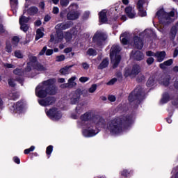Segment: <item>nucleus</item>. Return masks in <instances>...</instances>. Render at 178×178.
Wrapping results in <instances>:
<instances>
[{
  "label": "nucleus",
  "instance_id": "1",
  "mask_svg": "<svg viewBox=\"0 0 178 178\" xmlns=\"http://www.w3.org/2000/svg\"><path fill=\"white\" fill-rule=\"evenodd\" d=\"M56 79H50L40 83L35 88V95L39 98H45L47 95H56L58 87L54 85Z\"/></svg>",
  "mask_w": 178,
  "mask_h": 178
},
{
  "label": "nucleus",
  "instance_id": "2",
  "mask_svg": "<svg viewBox=\"0 0 178 178\" xmlns=\"http://www.w3.org/2000/svg\"><path fill=\"white\" fill-rule=\"evenodd\" d=\"M131 122L130 117H118L111 120L107 124V129L113 135L116 136L123 133L124 124Z\"/></svg>",
  "mask_w": 178,
  "mask_h": 178
},
{
  "label": "nucleus",
  "instance_id": "3",
  "mask_svg": "<svg viewBox=\"0 0 178 178\" xmlns=\"http://www.w3.org/2000/svg\"><path fill=\"white\" fill-rule=\"evenodd\" d=\"M105 125V120L99 116L94 117L92 120L87 124V129H84L83 134L84 137H94L98 134L97 127H104Z\"/></svg>",
  "mask_w": 178,
  "mask_h": 178
},
{
  "label": "nucleus",
  "instance_id": "4",
  "mask_svg": "<svg viewBox=\"0 0 178 178\" xmlns=\"http://www.w3.org/2000/svg\"><path fill=\"white\" fill-rule=\"evenodd\" d=\"M160 23L163 26H169L170 23H173L175 19H177V11L173 9L170 13L165 12V10L160 9L156 13Z\"/></svg>",
  "mask_w": 178,
  "mask_h": 178
},
{
  "label": "nucleus",
  "instance_id": "5",
  "mask_svg": "<svg viewBox=\"0 0 178 178\" xmlns=\"http://www.w3.org/2000/svg\"><path fill=\"white\" fill-rule=\"evenodd\" d=\"M121 51L122 48L118 44H114L111 49L110 57L113 69H116L119 66V63H120L121 57L119 55V52Z\"/></svg>",
  "mask_w": 178,
  "mask_h": 178
},
{
  "label": "nucleus",
  "instance_id": "6",
  "mask_svg": "<svg viewBox=\"0 0 178 178\" xmlns=\"http://www.w3.org/2000/svg\"><path fill=\"white\" fill-rule=\"evenodd\" d=\"M144 98V92L141 87H138L129 95V102H136L140 104Z\"/></svg>",
  "mask_w": 178,
  "mask_h": 178
},
{
  "label": "nucleus",
  "instance_id": "7",
  "mask_svg": "<svg viewBox=\"0 0 178 178\" xmlns=\"http://www.w3.org/2000/svg\"><path fill=\"white\" fill-rule=\"evenodd\" d=\"M106 34L104 33V32L97 31L93 36L92 41L97 45H102L104 41L106 40Z\"/></svg>",
  "mask_w": 178,
  "mask_h": 178
},
{
  "label": "nucleus",
  "instance_id": "8",
  "mask_svg": "<svg viewBox=\"0 0 178 178\" xmlns=\"http://www.w3.org/2000/svg\"><path fill=\"white\" fill-rule=\"evenodd\" d=\"M141 72V67L139 65L135 64L133 65L131 70L126 69L124 76L125 77H136L138 74Z\"/></svg>",
  "mask_w": 178,
  "mask_h": 178
},
{
  "label": "nucleus",
  "instance_id": "9",
  "mask_svg": "<svg viewBox=\"0 0 178 178\" xmlns=\"http://www.w3.org/2000/svg\"><path fill=\"white\" fill-rule=\"evenodd\" d=\"M45 112L47 115L53 120H59L62 118V113L55 108H51L48 111L45 110Z\"/></svg>",
  "mask_w": 178,
  "mask_h": 178
},
{
  "label": "nucleus",
  "instance_id": "10",
  "mask_svg": "<svg viewBox=\"0 0 178 178\" xmlns=\"http://www.w3.org/2000/svg\"><path fill=\"white\" fill-rule=\"evenodd\" d=\"M92 115V112L88 111L80 116V120L82 122V124H81V126H82V127H83L85 130H87V124H88V122H91V120H90Z\"/></svg>",
  "mask_w": 178,
  "mask_h": 178
},
{
  "label": "nucleus",
  "instance_id": "11",
  "mask_svg": "<svg viewBox=\"0 0 178 178\" xmlns=\"http://www.w3.org/2000/svg\"><path fill=\"white\" fill-rule=\"evenodd\" d=\"M55 102H56V98L52 96H49L44 99L38 100V103L41 106H49L51 105H54Z\"/></svg>",
  "mask_w": 178,
  "mask_h": 178
},
{
  "label": "nucleus",
  "instance_id": "12",
  "mask_svg": "<svg viewBox=\"0 0 178 178\" xmlns=\"http://www.w3.org/2000/svg\"><path fill=\"white\" fill-rule=\"evenodd\" d=\"M84 112V104L81 103L78 104L75 108V113H72L71 118L72 119H79V117L81 113Z\"/></svg>",
  "mask_w": 178,
  "mask_h": 178
},
{
  "label": "nucleus",
  "instance_id": "13",
  "mask_svg": "<svg viewBox=\"0 0 178 178\" xmlns=\"http://www.w3.org/2000/svg\"><path fill=\"white\" fill-rule=\"evenodd\" d=\"M81 97V93L80 90H76L72 94V96L70 97V104H72V105H76V104H79V102H80Z\"/></svg>",
  "mask_w": 178,
  "mask_h": 178
},
{
  "label": "nucleus",
  "instance_id": "14",
  "mask_svg": "<svg viewBox=\"0 0 178 178\" xmlns=\"http://www.w3.org/2000/svg\"><path fill=\"white\" fill-rule=\"evenodd\" d=\"M72 27V23L70 22H63L56 25L55 29L57 32L62 31L63 30H67Z\"/></svg>",
  "mask_w": 178,
  "mask_h": 178
},
{
  "label": "nucleus",
  "instance_id": "15",
  "mask_svg": "<svg viewBox=\"0 0 178 178\" xmlns=\"http://www.w3.org/2000/svg\"><path fill=\"white\" fill-rule=\"evenodd\" d=\"M131 45H133L134 48H137V49H143V47H144L143 40H141V39L137 36L134 38Z\"/></svg>",
  "mask_w": 178,
  "mask_h": 178
},
{
  "label": "nucleus",
  "instance_id": "16",
  "mask_svg": "<svg viewBox=\"0 0 178 178\" xmlns=\"http://www.w3.org/2000/svg\"><path fill=\"white\" fill-rule=\"evenodd\" d=\"M177 31H178V22L175 24V26H173L171 28L170 31L168 34L169 38L170 40H171V41H173L175 38H176V35L177 34Z\"/></svg>",
  "mask_w": 178,
  "mask_h": 178
},
{
  "label": "nucleus",
  "instance_id": "17",
  "mask_svg": "<svg viewBox=\"0 0 178 178\" xmlns=\"http://www.w3.org/2000/svg\"><path fill=\"white\" fill-rule=\"evenodd\" d=\"M80 17V11H69L67 14V20H77Z\"/></svg>",
  "mask_w": 178,
  "mask_h": 178
},
{
  "label": "nucleus",
  "instance_id": "18",
  "mask_svg": "<svg viewBox=\"0 0 178 178\" xmlns=\"http://www.w3.org/2000/svg\"><path fill=\"white\" fill-rule=\"evenodd\" d=\"M74 80H76V76L71 77L67 83L60 86L61 88H72V87H74L76 84Z\"/></svg>",
  "mask_w": 178,
  "mask_h": 178
},
{
  "label": "nucleus",
  "instance_id": "19",
  "mask_svg": "<svg viewBox=\"0 0 178 178\" xmlns=\"http://www.w3.org/2000/svg\"><path fill=\"white\" fill-rule=\"evenodd\" d=\"M131 58H134L136 60H143L144 54L140 51H132Z\"/></svg>",
  "mask_w": 178,
  "mask_h": 178
},
{
  "label": "nucleus",
  "instance_id": "20",
  "mask_svg": "<svg viewBox=\"0 0 178 178\" xmlns=\"http://www.w3.org/2000/svg\"><path fill=\"white\" fill-rule=\"evenodd\" d=\"M56 33H57L56 39H55V36H54V35H51L50 42H54V41H55V43L58 44V42H60V41H62V40H63V32L56 31Z\"/></svg>",
  "mask_w": 178,
  "mask_h": 178
},
{
  "label": "nucleus",
  "instance_id": "21",
  "mask_svg": "<svg viewBox=\"0 0 178 178\" xmlns=\"http://www.w3.org/2000/svg\"><path fill=\"white\" fill-rule=\"evenodd\" d=\"M125 13L127 15L129 19H134L136 17V11L132 7H127L125 8Z\"/></svg>",
  "mask_w": 178,
  "mask_h": 178
},
{
  "label": "nucleus",
  "instance_id": "22",
  "mask_svg": "<svg viewBox=\"0 0 178 178\" xmlns=\"http://www.w3.org/2000/svg\"><path fill=\"white\" fill-rule=\"evenodd\" d=\"M170 80V76L169 75H163L161 79L159 80L160 84H163V86H169V81Z\"/></svg>",
  "mask_w": 178,
  "mask_h": 178
},
{
  "label": "nucleus",
  "instance_id": "23",
  "mask_svg": "<svg viewBox=\"0 0 178 178\" xmlns=\"http://www.w3.org/2000/svg\"><path fill=\"white\" fill-rule=\"evenodd\" d=\"M166 56V52L165 51H157L156 52L155 58H156L158 62H163Z\"/></svg>",
  "mask_w": 178,
  "mask_h": 178
},
{
  "label": "nucleus",
  "instance_id": "24",
  "mask_svg": "<svg viewBox=\"0 0 178 178\" xmlns=\"http://www.w3.org/2000/svg\"><path fill=\"white\" fill-rule=\"evenodd\" d=\"M120 40L124 45H127L129 43V33L127 32L122 33L120 38Z\"/></svg>",
  "mask_w": 178,
  "mask_h": 178
},
{
  "label": "nucleus",
  "instance_id": "25",
  "mask_svg": "<svg viewBox=\"0 0 178 178\" xmlns=\"http://www.w3.org/2000/svg\"><path fill=\"white\" fill-rule=\"evenodd\" d=\"M99 20L102 23H106L108 22V17H106V10H103L99 13Z\"/></svg>",
  "mask_w": 178,
  "mask_h": 178
},
{
  "label": "nucleus",
  "instance_id": "26",
  "mask_svg": "<svg viewBox=\"0 0 178 178\" xmlns=\"http://www.w3.org/2000/svg\"><path fill=\"white\" fill-rule=\"evenodd\" d=\"M10 5H11V9L14 15H16L17 10V5L19 2L17 0H10Z\"/></svg>",
  "mask_w": 178,
  "mask_h": 178
},
{
  "label": "nucleus",
  "instance_id": "27",
  "mask_svg": "<svg viewBox=\"0 0 178 178\" xmlns=\"http://www.w3.org/2000/svg\"><path fill=\"white\" fill-rule=\"evenodd\" d=\"M24 104L22 102H17L16 105L13 106V111H17V112H20L23 109Z\"/></svg>",
  "mask_w": 178,
  "mask_h": 178
},
{
  "label": "nucleus",
  "instance_id": "28",
  "mask_svg": "<svg viewBox=\"0 0 178 178\" xmlns=\"http://www.w3.org/2000/svg\"><path fill=\"white\" fill-rule=\"evenodd\" d=\"M109 65V59L104 58L102 62L100 63V65L98 66L99 70H102L108 67V65Z\"/></svg>",
  "mask_w": 178,
  "mask_h": 178
},
{
  "label": "nucleus",
  "instance_id": "29",
  "mask_svg": "<svg viewBox=\"0 0 178 178\" xmlns=\"http://www.w3.org/2000/svg\"><path fill=\"white\" fill-rule=\"evenodd\" d=\"M28 13L29 15H31V16H34V15H37L38 13V8L35 6H32L28 9Z\"/></svg>",
  "mask_w": 178,
  "mask_h": 178
},
{
  "label": "nucleus",
  "instance_id": "30",
  "mask_svg": "<svg viewBox=\"0 0 178 178\" xmlns=\"http://www.w3.org/2000/svg\"><path fill=\"white\" fill-rule=\"evenodd\" d=\"M173 63V60L170 59L160 64L161 69H166V66H170Z\"/></svg>",
  "mask_w": 178,
  "mask_h": 178
},
{
  "label": "nucleus",
  "instance_id": "31",
  "mask_svg": "<svg viewBox=\"0 0 178 178\" xmlns=\"http://www.w3.org/2000/svg\"><path fill=\"white\" fill-rule=\"evenodd\" d=\"M77 9H79V5L76 3H72L68 7V10H70V12H79Z\"/></svg>",
  "mask_w": 178,
  "mask_h": 178
},
{
  "label": "nucleus",
  "instance_id": "32",
  "mask_svg": "<svg viewBox=\"0 0 178 178\" xmlns=\"http://www.w3.org/2000/svg\"><path fill=\"white\" fill-rule=\"evenodd\" d=\"M70 67H65L60 70V73L63 76H66V74H69L70 73Z\"/></svg>",
  "mask_w": 178,
  "mask_h": 178
},
{
  "label": "nucleus",
  "instance_id": "33",
  "mask_svg": "<svg viewBox=\"0 0 178 178\" xmlns=\"http://www.w3.org/2000/svg\"><path fill=\"white\" fill-rule=\"evenodd\" d=\"M35 69L39 72H45V70H47V67L40 63H35Z\"/></svg>",
  "mask_w": 178,
  "mask_h": 178
},
{
  "label": "nucleus",
  "instance_id": "34",
  "mask_svg": "<svg viewBox=\"0 0 178 178\" xmlns=\"http://www.w3.org/2000/svg\"><path fill=\"white\" fill-rule=\"evenodd\" d=\"M170 97L169 96V94L165 93L163 95V98L161 100V104H166L168 101H170Z\"/></svg>",
  "mask_w": 178,
  "mask_h": 178
},
{
  "label": "nucleus",
  "instance_id": "35",
  "mask_svg": "<svg viewBox=\"0 0 178 178\" xmlns=\"http://www.w3.org/2000/svg\"><path fill=\"white\" fill-rule=\"evenodd\" d=\"M42 37H44V32L41 29H38L36 31L35 40L38 41V40L42 38Z\"/></svg>",
  "mask_w": 178,
  "mask_h": 178
},
{
  "label": "nucleus",
  "instance_id": "36",
  "mask_svg": "<svg viewBox=\"0 0 178 178\" xmlns=\"http://www.w3.org/2000/svg\"><path fill=\"white\" fill-rule=\"evenodd\" d=\"M145 5V0H138L137 9H143Z\"/></svg>",
  "mask_w": 178,
  "mask_h": 178
},
{
  "label": "nucleus",
  "instance_id": "37",
  "mask_svg": "<svg viewBox=\"0 0 178 178\" xmlns=\"http://www.w3.org/2000/svg\"><path fill=\"white\" fill-rule=\"evenodd\" d=\"M29 22V17L25 16H22L19 18V24H26V23Z\"/></svg>",
  "mask_w": 178,
  "mask_h": 178
},
{
  "label": "nucleus",
  "instance_id": "38",
  "mask_svg": "<svg viewBox=\"0 0 178 178\" xmlns=\"http://www.w3.org/2000/svg\"><path fill=\"white\" fill-rule=\"evenodd\" d=\"M9 98L10 99H12L13 101H16L17 98H19V94L16 92H13L9 94Z\"/></svg>",
  "mask_w": 178,
  "mask_h": 178
},
{
  "label": "nucleus",
  "instance_id": "39",
  "mask_svg": "<svg viewBox=\"0 0 178 178\" xmlns=\"http://www.w3.org/2000/svg\"><path fill=\"white\" fill-rule=\"evenodd\" d=\"M87 55H89V56H95L97 55V51L90 48L87 51Z\"/></svg>",
  "mask_w": 178,
  "mask_h": 178
},
{
  "label": "nucleus",
  "instance_id": "40",
  "mask_svg": "<svg viewBox=\"0 0 178 178\" xmlns=\"http://www.w3.org/2000/svg\"><path fill=\"white\" fill-rule=\"evenodd\" d=\"M138 15L140 16V17H144L145 16H147V11L145 9H138Z\"/></svg>",
  "mask_w": 178,
  "mask_h": 178
},
{
  "label": "nucleus",
  "instance_id": "41",
  "mask_svg": "<svg viewBox=\"0 0 178 178\" xmlns=\"http://www.w3.org/2000/svg\"><path fill=\"white\" fill-rule=\"evenodd\" d=\"M20 41V39L19 38V37L17 36H15L13 38V45H14V47H17V44H19V42Z\"/></svg>",
  "mask_w": 178,
  "mask_h": 178
},
{
  "label": "nucleus",
  "instance_id": "42",
  "mask_svg": "<svg viewBox=\"0 0 178 178\" xmlns=\"http://www.w3.org/2000/svg\"><path fill=\"white\" fill-rule=\"evenodd\" d=\"M14 55L15 58H18L19 59L23 58V54H22V51H20V50L15 51Z\"/></svg>",
  "mask_w": 178,
  "mask_h": 178
},
{
  "label": "nucleus",
  "instance_id": "43",
  "mask_svg": "<svg viewBox=\"0 0 178 178\" xmlns=\"http://www.w3.org/2000/svg\"><path fill=\"white\" fill-rule=\"evenodd\" d=\"M154 85H155V81L154 80V79L152 78L149 79V80L147 82V87H154Z\"/></svg>",
  "mask_w": 178,
  "mask_h": 178
},
{
  "label": "nucleus",
  "instance_id": "44",
  "mask_svg": "<svg viewBox=\"0 0 178 178\" xmlns=\"http://www.w3.org/2000/svg\"><path fill=\"white\" fill-rule=\"evenodd\" d=\"M52 151H54V146L49 145L47 147L46 154L47 155H51V154H52Z\"/></svg>",
  "mask_w": 178,
  "mask_h": 178
},
{
  "label": "nucleus",
  "instance_id": "45",
  "mask_svg": "<svg viewBox=\"0 0 178 178\" xmlns=\"http://www.w3.org/2000/svg\"><path fill=\"white\" fill-rule=\"evenodd\" d=\"M20 29L21 30H22V31H24V33H26V31H27L29 29V25L26 24H20Z\"/></svg>",
  "mask_w": 178,
  "mask_h": 178
},
{
  "label": "nucleus",
  "instance_id": "46",
  "mask_svg": "<svg viewBox=\"0 0 178 178\" xmlns=\"http://www.w3.org/2000/svg\"><path fill=\"white\" fill-rule=\"evenodd\" d=\"M69 0H60V5L63 6V8H66L67 5H69Z\"/></svg>",
  "mask_w": 178,
  "mask_h": 178
},
{
  "label": "nucleus",
  "instance_id": "47",
  "mask_svg": "<svg viewBox=\"0 0 178 178\" xmlns=\"http://www.w3.org/2000/svg\"><path fill=\"white\" fill-rule=\"evenodd\" d=\"M96 90H97L96 84L92 85L91 87L89 88V92H90L91 94H92V92H95Z\"/></svg>",
  "mask_w": 178,
  "mask_h": 178
},
{
  "label": "nucleus",
  "instance_id": "48",
  "mask_svg": "<svg viewBox=\"0 0 178 178\" xmlns=\"http://www.w3.org/2000/svg\"><path fill=\"white\" fill-rule=\"evenodd\" d=\"M6 52H8V54H10V52H12V45L10 44V43L6 44Z\"/></svg>",
  "mask_w": 178,
  "mask_h": 178
},
{
  "label": "nucleus",
  "instance_id": "49",
  "mask_svg": "<svg viewBox=\"0 0 178 178\" xmlns=\"http://www.w3.org/2000/svg\"><path fill=\"white\" fill-rule=\"evenodd\" d=\"M8 86H10V87H15V86H16V83H15V79H8Z\"/></svg>",
  "mask_w": 178,
  "mask_h": 178
},
{
  "label": "nucleus",
  "instance_id": "50",
  "mask_svg": "<svg viewBox=\"0 0 178 178\" xmlns=\"http://www.w3.org/2000/svg\"><path fill=\"white\" fill-rule=\"evenodd\" d=\"M65 38L66 41H70V40H72V33H70L69 32H66Z\"/></svg>",
  "mask_w": 178,
  "mask_h": 178
},
{
  "label": "nucleus",
  "instance_id": "51",
  "mask_svg": "<svg viewBox=\"0 0 178 178\" xmlns=\"http://www.w3.org/2000/svg\"><path fill=\"white\" fill-rule=\"evenodd\" d=\"M88 80H90V78L87 76H82L79 79V81H81V83H86L88 81Z\"/></svg>",
  "mask_w": 178,
  "mask_h": 178
},
{
  "label": "nucleus",
  "instance_id": "52",
  "mask_svg": "<svg viewBox=\"0 0 178 178\" xmlns=\"http://www.w3.org/2000/svg\"><path fill=\"white\" fill-rule=\"evenodd\" d=\"M129 173H130V172H129V170H124L123 171L121 172V175L124 177H127V176H129Z\"/></svg>",
  "mask_w": 178,
  "mask_h": 178
},
{
  "label": "nucleus",
  "instance_id": "53",
  "mask_svg": "<svg viewBox=\"0 0 178 178\" xmlns=\"http://www.w3.org/2000/svg\"><path fill=\"white\" fill-rule=\"evenodd\" d=\"M116 81H118V79L116 78H113L107 83V86H113V83H116Z\"/></svg>",
  "mask_w": 178,
  "mask_h": 178
},
{
  "label": "nucleus",
  "instance_id": "54",
  "mask_svg": "<svg viewBox=\"0 0 178 178\" xmlns=\"http://www.w3.org/2000/svg\"><path fill=\"white\" fill-rule=\"evenodd\" d=\"M47 46H44L39 53V55H40V56L42 55H44L47 53Z\"/></svg>",
  "mask_w": 178,
  "mask_h": 178
},
{
  "label": "nucleus",
  "instance_id": "55",
  "mask_svg": "<svg viewBox=\"0 0 178 178\" xmlns=\"http://www.w3.org/2000/svg\"><path fill=\"white\" fill-rule=\"evenodd\" d=\"M154 60V58L149 57L147 59V65H152Z\"/></svg>",
  "mask_w": 178,
  "mask_h": 178
},
{
  "label": "nucleus",
  "instance_id": "56",
  "mask_svg": "<svg viewBox=\"0 0 178 178\" xmlns=\"http://www.w3.org/2000/svg\"><path fill=\"white\" fill-rule=\"evenodd\" d=\"M62 60H65V56L60 55L56 57V62H62Z\"/></svg>",
  "mask_w": 178,
  "mask_h": 178
},
{
  "label": "nucleus",
  "instance_id": "57",
  "mask_svg": "<svg viewBox=\"0 0 178 178\" xmlns=\"http://www.w3.org/2000/svg\"><path fill=\"white\" fill-rule=\"evenodd\" d=\"M146 55L147 56H156V53H154L152 52V51H148L146 52Z\"/></svg>",
  "mask_w": 178,
  "mask_h": 178
},
{
  "label": "nucleus",
  "instance_id": "58",
  "mask_svg": "<svg viewBox=\"0 0 178 178\" xmlns=\"http://www.w3.org/2000/svg\"><path fill=\"white\" fill-rule=\"evenodd\" d=\"M145 77L144 76V75H138V78H137V81H138V83H141V81H143V80H145Z\"/></svg>",
  "mask_w": 178,
  "mask_h": 178
},
{
  "label": "nucleus",
  "instance_id": "59",
  "mask_svg": "<svg viewBox=\"0 0 178 178\" xmlns=\"http://www.w3.org/2000/svg\"><path fill=\"white\" fill-rule=\"evenodd\" d=\"M82 67H83V69H85V70H88V69H90V65H88V63H82Z\"/></svg>",
  "mask_w": 178,
  "mask_h": 178
},
{
  "label": "nucleus",
  "instance_id": "60",
  "mask_svg": "<svg viewBox=\"0 0 178 178\" xmlns=\"http://www.w3.org/2000/svg\"><path fill=\"white\" fill-rule=\"evenodd\" d=\"M5 67H7V69H15V65L9 63L4 64Z\"/></svg>",
  "mask_w": 178,
  "mask_h": 178
},
{
  "label": "nucleus",
  "instance_id": "61",
  "mask_svg": "<svg viewBox=\"0 0 178 178\" xmlns=\"http://www.w3.org/2000/svg\"><path fill=\"white\" fill-rule=\"evenodd\" d=\"M108 101L111 102H115L116 101V97L114 95L108 96Z\"/></svg>",
  "mask_w": 178,
  "mask_h": 178
},
{
  "label": "nucleus",
  "instance_id": "62",
  "mask_svg": "<svg viewBox=\"0 0 178 178\" xmlns=\"http://www.w3.org/2000/svg\"><path fill=\"white\" fill-rule=\"evenodd\" d=\"M54 54V50L53 49H47L46 50V55L47 56H50V55H52Z\"/></svg>",
  "mask_w": 178,
  "mask_h": 178
},
{
  "label": "nucleus",
  "instance_id": "63",
  "mask_svg": "<svg viewBox=\"0 0 178 178\" xmlns=\"http://www.w3.org/2000/svg\"><path fill=\"white\" fill-rule=\"evenodd\" d=\"M14 74L19 75L22 74V70L20 69H15L13 71Z\"/></svg>",
  "mask_w": 178,
  "mask_h": 178
},
{
  "label": "nucleus",
  "instance_id": "64",
  "mask_svg": "<svg viewBox=\"0 0 178 178\" xmlns=\"http://www.w3.org/2000/svg\"><path fill=\"white\" fill-rule=\"evenodd\" d=\"M53 13L54 15H58V13H59V8L54 7V8H53Z\"/></svg>",
  "mask_w": 178,
  "mask_h": 178
}]
</instances>
